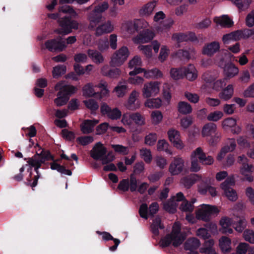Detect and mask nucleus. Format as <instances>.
I'll return each mask as SVG.
<instances>
[{"label": "nucleus", "mask_w": 254, "mask_h": 254, "mask_svg": "<svg viewBox=\"0 0 254 254\" xmlns=\"http://www.w3.org/2000/svg\"><path fill=\"white\" fill-rule=\"evenodd\" d=\"M183 201L180 206V209L183 211L191 212L193 211L194 206L192 203L185 199L183 193L179 192L176 195L171 198L164 204V209L169 213H173L176 212L178 202Z\"/></svg>", "instance_id": "nucleus-1"}, {"label": "nucleus", "mask_w": 254, "mask_h": 254, "mask_svg": "<svg viewBox=\"0 0 254 254\" xmlns=\"http://www.w3.org/2000/svg\"><path fill=\"white\" fill-rule=\"evenodd\" d=\"M55 89L59 91L57 98L54 99V104L57 107L65 105L69 99V96L75 93L76 88L74 86L67 84L65 81H60L55 86Z\"/></svg>", "instance_id": "nucleus-2"}, {"label": "nucleus", "mask_w": 254, "mask_h": 254, "mask_svg": "<svg viewBox=\"0 0 254 254\" xmlns=\"http://www.w3.org/2000/svg\"><path fill=\"white\" fill-rule=\"evenodd\" d=\"M181 225L179 222L174 224L170 234L163 238L160 245L166 247L172 244L174 247L180 245L184 241L186 236L181 232Z\"/></svg>", "instance_id": "nucleus-3"}, {"label": "nucleus", "mask_w": 254, "mask_h": 254, "mask_svg": "<svg viewBox=\"0 0 254 254\" xmlns=\"http://www.w3.org/2000/svg\"><path fill=\"white\" fill-rule=\"evenodd\" d=\"M149 26L148 23L143 19H137L133 21H128L123 24L122 32L125 36L133 35L135 32L144 30Z\"/></svg>", "instance_id": "nucleus-4"}, {"label": "nucleus", "mask_w": 254, "mask_h": 254, "mask_svg": "<svg viewBox=\"0 0 254 254\" xmlns=\"http://www.w3.org/2000/svg\"><path fill=\"white\" fill-rule=\"evenodd\" d=\"M107 149L102 143L99 142L95 144L90 151V156L94 160H100L103 164L113 161L115 157L113 153L109 152L107 154Z\"/></svg>", "instance_id": "nucleus-5"}, {"label": "nucleus", "mask_w": 254, "mask_h": 254, "mask_svg": "<svg viewBox=\"0 0 254 254\" xmlns=\"http://www.w3.org/2000/svg\"><path fill=\"white\" fill-rule=\"evenodd\" d=\"M220 212V208L215 205L202 204L198 206L196 210L195 217L198 220L208 222L212 216H217Z\"/></svg>", "instance_id": "nucleus-6"}, {"label": "nucleus", "mask_w": 254, "mask_h": 254, "mask_svg": "<svg viewBox=\"0 0 254 254\" xmlns=\"http://www.w3.org/2000/svg\"><path fill=\"white\" fill-rule=\"evenodd\" d=\"M50 157L51 155L49 152L42 150L39 153L37 152L36 154L33 158L29 159L28 161V164L31 167L35 168V170L37 174L35 180L31 185L32 187H35L37 184L38 179L39 178L38 171V168L40 167L43 163L49 160Z\"/></svg>", "instance_id": "nucleus-7"}, {"label": "nucleus", "mask_w": 254, "mask_h": 254, "mask_svg": "<svg viewBox=\"0 0 254 254\" xmlns=\"http://www.w3.org/2000/svg\"><path fill=\"white\" fill-rule=\"evenodd\" d=\"M130 55V52L126 46H122L115 52L110 61V64L112 66H120L127 61Z\"/></svg>", "instance_id": "nucleus-8"}, {"label": "nucleus", "mask_w": 254, "mask_h": 254, "mask_svg": "<svg viewBox=\"0 0 254 254\" xmlns=\"http://www.w3.org/2000/svg\"><path fill=\"white\" fill-rule=\"evenodd\" d=\"M109 4L107 1L101 2L94 6V10L88 16L90 24L92 26L99 23L102 18L101 14L109 8Z\"/></svg>", "instance_id": "nucleus-9"}, {"label": "nucleus", "mask_w": 254, "mask_h": 254, "mask_svg": "<svg viewBox=\"0 0 254 254\" xmlns=\"http://www.w3.org/2000/svg\"><path fill=\"white\" fill-rule=\"evenodd\" d=\"M161 83L152 81L145 83L142 89V95L144 98L156 96L160 91Z\"/></svg>", "instance_id": "nucleus-10"}, {"label": "nucleus", "mask_w": 254, "mask_h": 254, "mask_svg": "<svg viewBox=\"0 0 254 254\" xmlns=\"http://www.w3.org/2000/svg\"><path fill=\"white\" fill-rule=\"evenodd\" d=\"M234 183V178L233 177H229L221 185V188L224 191L225 196L229 200L232 201H235L238 199V195L236 191L230 187Z\"/></svg>", "instance_id": "nucleus-11"}, {"label": "nucleus", "mask_w": 254, "mask_h": 254, "mask_svg": "<svg viewBox=\"0 0 254 254\" xmlns=\"http://www.w3.org/2000/svg\"><path fill=\"white\" fill-rule=\"evenodd\" d=\"M61 28L57 32L58 33L62 35H66L71 32L72 29H77L78 27V23L75 21H70L67 18L60 21Z\"/></svg>", "instance_id": "nucleus-12"}, {"label": "nucleus", "mask_w": 254, "mask_h": 254, "mask_svg": "<svg viewBox=\"0 0 254 254\" xmlns=\"http://www.w3.org/2000/svg\"><path fill=\"white\" fill-rule=\"evenodd\" d=\"M167 135L169 141L175 148L181 150L184 147V144L178 130L174 128H170L167 132Z\"/></svg>", "instance_id": "nucleus-13"}, {"label": "nucleus", "mask_w": 254, "mask_h": 254, "mask_svg": "<svg viewBox=\"0 0 254 254\" xmlns=\"http://www.w3.org/2000/svg\"><path fill=\"white\" fill-rule=\"evenodd\" d=\"M185 168V161L182 157H174L169 167V171L172 175L180 174Z\"/></svg>", "instance_id": "nucleus-14"}, {"label": "nucleus", "mask_w": 254, "mask_h": 254, "mask_svg": "<svg viewBox=\"0 0 254 254\" xmlns=\"http://www.w3.org/2000/svg\"><path fill=\"white\" fill-rule=\"evenodd\" d=\"M142 64V60L138 56H134L127 63L128 67L130 69H133L130 71L128 74L130 76L136 75L139 73H142L144 70L143 68L139 67Z\"/></svg>", "instance_id": "nucleus-15"}, {"label": "nucleus", "mask_w": 254, "mask_h": 254, "mask_svg": "<svg viewBox=\"0 0 254 254\" xmlns=\"http://www.w3.org/2000/svg\"><path fill=\"white\" fill-rule=\"evenodd\" d=\"M132 122L135 124L142 125L144 123V119L138 113L131 114L130 112H126L122 119L124 125H130Z\"/></svg>", "instance_id": "nucleus-16"}, {"label": "nucleus", "mask_w": 254, "mask_h": 254, "mask_svg": "<svg viewBox=\"0 0 254 254\" xmlns=\"http://www.w3.org/2000/svg\"><path fill=\"white\" fill-rule=\"evenodd\" d=\"M139 95L138 92L136 90L132 91L129 96L127 101L124 104V109L128 110H137L140 105V102L136 101Z\"/></svg>", "instance_id": "nucleus-17"}, {"label": "nucleus", "mask_w": 254, "mask_h": 254, "mask_svg": "<svg viewBox=\"0 0 254 254\" xmlns=\"http://www.w3.org/2000/svg\"><path fill=\"white\" fill-rule=\"evenodd\" d=\"M152 45H139L138 49L147 58H150L153 56L152 49H153L154 52L156 54L158 52L160 45L157 41H154Z\"/></svg>", "instance_id": "nucleus-18"}, {"label": "nucleus", "mask_w": 254, "mask_h": 254, "mask_svg": "<svg viewBox=\"0 0 254 254\" xmlns=\"http://www.w3.org/2000/svg\"><path fill=\"white\" fill-rule=\"evenodd\" d=\"M154 37V33L151 30L146 29L139 33L132 38L133 42L135 44L146 43L151 41Z\"/></svg>", "instance_id": "nucleus-19"}, {"label": "nucleus", "mask_w": 254, "mask_h": 254, "mask_svg": "<svg viewBox=\"0 0 254 254\" xmlns=\"http://www.w3.org/2000/svg\"><path fill=\"white\" fill-rule=\"evenodd\" d=\"M45 46L50 51H63L67 47L64 42L61 41V39L58 38L56 40H51L45 43Z\"/></svg>", "instance_id": "nucleus-20"}, {"label": "nucleus", "mask_w": 254, "mask_h": 254, "mask_svg": "<svg viewBox=\"0 0 254 254\" xmlns=\"http://www.w3.org/2000/svg\"><path fill=\"white\" fill-rule=\"evenodd\" d=\"M172 39L177 43L183 41H194L197 40L194 33L190 32L186 33H176L173 35Z\"/></svg>", "instance_id": "nucleus-21"}, {"label": "nucleus", "mask_w": 254, "mask_h": 254, "mask_svg": "<svg viewBox=\"0 0 254 254\" xmlns=\"http://www.w3.org/2000/svg\"><path fill=\"white\" fill-rule=\"evenodd\" d=\"M233 221L232 219L226 217H222L219 221L220 226V231L223 234H232L233 230L231 228Z\"/></svg>", "instance_id": "nucleus-22"}, {"label": "nucleus", "mask_w": 254, "mask_h": 254, "mask_svg": "<svg viewBox=\"0 0 254 254\" xmlns=\"http://www.w3.org/2000/svg\"><path fill=\"white\" fill-rule=\"evenodd\" d=\"M200 245V242L196 238H192L188 239L185 244V249L190 252L188 254H198L195 251Z\"/></svg>", "instance_id": "nucleus-23"}, {"label": "nucleus", "mask_w": 254, "mask_h": 254, "mask_svg": "<svg viewBox=\"0 0 254 254\" xmlns=\"http://www.w3.org/2000/svg\"><path fill=\"white\" fill-rule=\"evenodd\" d=\"M114 30L113 24L110 21H107L104 23L99 25L96 29L95 34L97 36H101L104 34L112 32Z\"/></svg>", "instance_id": "nucleus-24"}, {"label": "nucleus", "mask_w": 254, "mask_h": 254, "mask_svg": "<svg viewBox=\"0 0 254 254\" xmlns=\"http://www.w3.org/2000/svg\"><path fill=\"white\" fill-rule=\"evenodd\" d=\"M201 179V177L198 174H192L182 178L180 180L181 184L186 188H190L196 181Z\"/></svg>", "instance_id": "nucleus-25"}, {"label": "nucleus", "mask_w": 254, "mask_h": 254, "mask_svg": "<svg viewBox=\"0 0 254 254\" xmlns=\"http://www.w3.org/2000/svg\"><path fill=\"white\" fill-rule=\"evenodd\" d=\"M99 122L98 120H87L83 122L80 125L81 131L84 134L91 133L95 126Z\"/></svg>", "instance_id": "nucleus-26"}, {"label": "nucleus", "mask_w": 254, "mask_h": 254, "mask_svg": "<svg viewBox=\"0 0 254 254\" xmlns=\"http://www.w3.org/2000/svg\"><path fill=\"white\" fill-rule=\"evenodd\" d=\"M165 18V14L162 11H159L157 12L154 16V22L156 24L160 25V27L156 28V31L157 32H162L163 30L167 29L169 28L165 23H162L164 19Z\"/></svg>", "instance_id": "nucleus-27"}, {"label": "nucleus", "mask_w": 254, "mask_h": 254, "mask_svg": "<svg viewBox=\"0 0 254 254\" xmlns=\"http://www.w3.org/2000/svg\"><path fill=\"white\" fill-rule=\"evenodd\" d=\"M184 77L189 81L195 80L198 76V72L193 64H189L188 66L184 67Z\"/></svg>", "instance_id": "nucleus-28"}, {"label": "nucleus", "mask_w": 254, "mask_h": 254, "mask_svg": "<svg viewBox=\"0 0 254 254\" xmlns=\"http://www.w3.org/2000/svg\"><path fill=\"white\" fill-rule=\"evenodd\" d=\"M217 127L213 123H207L204 125L201 129V135L208 139L216 132Z\"/></svg>", "instance_id": "nucleus-29"}, {"label": "nucleus", "mask_w": 254, "mask_h": 254, "mask_svg": "<svg viewBox=\"0 0 254 254\" xmlns=\"http://www.w3.org/2000/svg\"><path fill=\"white\" fill-rule=\"evenodd\" d=\"M213 21L217 25H219L223 27H230L233 25V21L227 15L215 17Z\"/></svg>", "instance_id": "nucleus-30"}, {"label": "nucleus", "mask_w": 254, "mask_h": 254, "mask_svg": "<svg viewBox=\"0 0 254 254\" xmlns=\"http://www.w3.org/2000/svg\"><path fill=\"white\" fill-rule=\"evenodd\" d=\"M239 71V68L232 63L226 64L223 68L224 74L228 78H231L237 75Z\"/></svg>", "instance_id": "nucleus-31"}, {"label": "nucleus", "mask_w": 254, "mask_h": 254, "mask_svg": "<svg viewBox=\"0 0 254 254\" xmlns=\"http://www.w3.org/2000/svg\"><path fill=\"white\" fill-rule=\"evenodd\" d=\"M96 86L92 82L86 84L82 88V95L85 98H90L95 96L98 93L95 90Z\"/></svg>", "instance_id": "nucleus-32"}, {"label": "nucleus", "mask_w": 254, "mask_h": 254, "mask_svg": "<svg viewBox=\"0 0 254 254\" xmlns=\"http://www.w3.org/2000/svg\"><path fill=\"white\" fill-rule=\"evenodd\" d=\"M219 245L221 251L224 253H228L232 250L231 240L227 237H221L219 240Z\"/></svg>", "instance_id": "nucleus-33"}, {"label": "nucleus", "mask_w": 254, "mask_h": 254, "mask_svg": "<svg viewBox=\"0 0 254 254\" xmlns=\"http://www.w3.org/2000/svg\"><path fill=\"white\" fill-rule=\"evenodd\" d=\"M89 57L96 64H100L104 62V58L102 54L95 50L89 49L87 51Z\"/></svg>", "instance_id": "nucleus-34"}, {"label": "nucleus", "mask_w": 254, "mask_h": 254, "mask_svg": "<svg viewBox=\"0 0 254 254\" xmlns=\"http://www.w3.org/2000/svg\"><path fill=\"white\" fill-rule=\"evenodd\" d=\"M214 245V241L213 239H209L205 241L200 250L201 253L205 254H218L213 248Z\"/></svg>", "instance_id": "nucleus-35"}, {"label": "nucleus", "mask_w": 254, "mask_h": 254, "mask_svg": "<svg viewBox=\"0 0 254 254\" xmlns=\"http://www.w3.org/2000/svg\"><path fill=\"white\" fill-rule=\"evenodd\" d=\"M220 48L219 44L217 42H213L205 46L202 53L204 55L211 56L216 53Z\"/></svg>", "instance_id": "nucleus-36"}, {"label": "nucleus", "mask_w": 254, "mask_h": 254, "mask_svg": "<svg viewBox=\"0 0 254 254\" xmlns=\"http://www.w3.org/2000/svg\"><path fill=\"white\" fill-rule=\"evenodd\" d=\"M199 150H194L191 154L190 157L191 160V165L190 167V169L191 172H197L201 169L200 165H199L198 159V157H197V154Z\"/></svg>", "instance_id": "nucleus-37"}, {"label": "nucleus", "mask_w": 254, "mask_h": 254, "mask_svg": "<svg viewBox=\"0 0 254 254\" xmlns=\"http://www.w3.org/2000/svg\"><path fill=\"white\" fill-rule=\"evenodd\" d=\"M195 150H199L197 154V157L200 162L204 165H210L214 163V159L210 156H206L203 152L201 148L198 147Z\"/></svg>", "instance_id": "nucleus-38"}, {"label": "nucleus", "mask_w": 254, "mask_h": 254, "mask_svg": "<svg viewBox=\"0 0 254 254\" xmlns=\"http://www.w3.org/2000/svg\"><path fill=\"white\" fill-rule=\"evenodd\" d=\"M162 104V101L159 98H149L144 102V106L149 109H158Z\"/></svg>", "instance_id": "nucleus-39"}, {"label": "nucleus", "mask_w": 254, "mask_h": 254, "mask_svg": "<svg viewBox=\"0 0 254 254\" xmlns=\"http://www.w3.org/2000/svg\"><path fill=\"white\" fill-rule=\"evenodd\" d=\"M241 39V31H237L225 34L223 36L222 40L224 44H229L231 41H237Z\"/></svg>", "instance_id": "nucleus-40"}, {"label": "nucleus", "mask_w": 254, "mask_h": 254, "mask_svg": "<svg viewBox=\"0 0 254 254\" xmlns=\"http://www.w3.org/2000/svg\"><path fill=\"white\" fill-rule=\"evenodd\" d=\"M234 93V87L233 85L229 84L219 94V97L224 100H228L231 98Z\"/></svg>", "instance_id": "nucleus-41"}, {"label": "nucleus", "mask_w": 254, "mask_h": 254, "mask_svg": "<svg viewBox=\"0 0 254 254\" xmlns=\"http://www.w3.org/2000/svg\"><path fill=\"white\" fill-rule=\"evenodd\" d=\"M170 145L166 140L163 139L159 140L157 144V149L159 151H164L166 153L172 155L173 152L169 149Z\"/></svg>", "instance_id": "nucleus-42"}, {"label": "nucleus", "mask_w": 254, "mask_h": 254, "mask_svg": "<svg viewBox=\"0 0 254 254\" xmlns=\"http://www.w3.org/2000/svg\"><path fill=\"white\" fill-rule=\"evenodd\" d=\"M127 86L125 81L120 82L114 88V92L118 97H123L127 92Z\"/></svg>", "instance_id": "nucleus-43"}, {"label": "nucleus", "mask_w": 254, "mask_h": 254, "mask_svg": "<svg viewBox=\"0 0 254 254\" xmlns=\"http://www.w3.org/2000/svg\"><path fill=\"white\" fill-rule=\"evenodd\" d=\"M156 3L155 1L148 2L144 5L140 10V14L144 16H148L152 13L155 7Z\"/></svg>", "instance_id": "nucleus-44"}, {"label": "nucleus", "mask_w": 254, "mask_h": 254, "mask_svg": "<svg viewBox=\"0 0 254 254\" xmlns=\"http://www.w3.org/2000/svg\"><path fill=\"white\" fill-rule=\"evenodd\" d=\"M184 67L180 68H172L170 74L171 77L174 80H179L184 77Z\"/></svg>", "instance_id": "nucleus-45"}, {"label": "nucleus", "mask_w": 254, "mask_h": 254, "mask_svg": "<svg viewBox=\"0 0 254 254\" xmlns=\"http://www.w3.org/2000/svg\"><path fill=\"white\" fill-rule=\"evenodd\" d=\"M169 54V48L165 45H162L158 57V60L161 63L164 62L167 59Z\"/></svg>", "instance_id": "nucleus-46"}, {"label": "nucleus", "mask_w": 254, "mask_h": 254, "mask_svg": "<svg viewBox=\"0 0 254 254\" xmlns=\"http://www.w3.org/2000/svg\"><path fill=\"white\" fill-rule=\"evenodd\" d=\"M141 158L146 163H150L152 160V156L150 149L146 148H142L139 151Z\"/></svg>", "instance_id": "nucleus-47"}, {"label": "nucleus", "mask_w": 254, "mask_h": 254, "mask_svg": "<svg viewBox=\"0 0 254 254\" xmlns=\"http://www.w3.org/2000/svg\"><path fill=\"white\" fill-rule=\"evenodd\" d=\"M51 168L52 170H57L61 174L67 175L68 176L71 175L72 174L70 170L66 169L64 167L61 166L60 165L55 162L51 164Z\"/></svg>", "instance_id": "nucleus-48"}, {"label": "nucleus", "mask_w": 254, "mask_h": 254, "mask_svg": "<svg viewBox=\"0 0 254 254\" xmlns=\"http://www.w3.org/2000/svg\"><path fill=\"white\" fill-rule=\"evenodd\" d=\"M163 228V226L161 224L160 219L158 217L155 218L151 225V231L155 236L159 235V229Z\"/></svg>", "instance_id": "nucleus-49"}, {"label": "nucleus", "mask_w": 254, "mask_h": 254, "mask_svg": "<svg viewBox=\"0 0 254 254\" xmlns=\"http://www.w3.org/2000/svg\"><path fill=\"white\" fill-rule=\"evenodd\" d=\"M157 139V135L155 133H149L146 135L144 138V143L148 146L155 144Z\"/></svg>", "instance_id": "nucleus-50"}, {"label": "nucleus", "mask_w": 254, "mask_h": 254, "mask_svg": "<svg viewBox=\"0 0 254 254\" xmlns=\"http://www.w3.org/2000/svg\"><path fill=\"white\" fill-rule=\"evenodd\" d=\"M66 68L64 65H58L53 68L52 71L54 78H58L66 72Z\"/></svg>", "instance_id": "nucleus-51"}, {"label": "nucleus", "mask_w": 254, "mask_h": 254, "mask_svg": "<svg viewBox=\"0 0 254 254\" xmlns=\"http://www.w3.org/2000/svg\"><path fill=\"white\" fill-rule=\"evenodd\" d=\"M83 103L86 107L90 110H97L99 108L97 102L94 99H89L83 101Z\"/></svg>", "instance_id": "nucleus-52"}, {"label": "nucleus", "mask_w": 254, "mask_h": 254, "mask_svg": "<svg viewBox=\"0 0 254 254\" xmlns=\"http://www.w3.org/2000/svg\"><path fill=\"white\" fill-rule=\"evenodd\" d=\"M243 237L245 241L254 244V231L250 229H246L243 234Z\"/></svg>", "instance_id": "nucleus-53"}, {"label": "nucleus", "mask_w": 254, "mask_h": 254, "mask_svg": "<svg viewBox=\"0 0 254 254\" xmlns=\"http://www.w3.org/2000/svg\"><path fill=\"white\" fill-rule=\"evenodd\" d=\"M250 249L249 244L246 243H241L237 247V253L238 254H247Z\"/></svg>", "instance_id": "nucleus-54"}, {"label": "nucleus", "mask_w": 254, "mask_h": 254, "mask_svg": "<svg viewBox=\"0 0 254 254\" xmlns=\"http://www.w3.org/2000/svg\"><path fill=\"white\" fill-rule=\"evenodd\" d=\"M93 140V137L91 136H83L79 137L76 139L77 142L83 146L90 144L92 142Z\"/></svg>", "instance_id": "nucleus-55"}, {"label": "nucleus", "mask_w": 254, "mask_h": 254, "mask_svg": "<svg viewBox=\"0 0 254 254\" xmlns=\"http://www.w3.org/2000/svg\"><path fill=\"white\" fill-rule=\"evenodd\" d=\"M189 4L185 3L177 7L175 9V13L177 16H182L187 13L189 9Z\"/></svg>", "instance_id": "nucleus-56"}, {"label": "nucleus", "mask_w": 254, "mask_h": 254, "mask_svg": "<svg viewBox=\"0 0 254 254\" xmlns=\"http://www.w3.org/2000/svg\"><path fill=\"white\" fill-rule=\"evenodd\" d=\"M80 102L79 100L77 99H72L68 102V109L71 111L78 110H80Z\"/></svg>", "instance_id": "nucleus-57"}, {"label": "nucleus", "mask_w": 254, "mask_h": 254, "mask_svg": "<svg viewBox=\"0 0 254 254\" xmlns=\"http://www.w3.org/2000/svg\"><path fill=\"white\" fill-rule=\"evenodd\" d=\"M192 119L190 116H186L181 120V126L183 129L188 128L192 123Z\"/></svg>", "instance_id": "nucleus-58"}, {"label": "nucleus", "mask_w": 254, "mask_h": 254, "mask_svg": "<svg viewBox=\"0 0 254 254\" xmlns=\"http://www.w3.org/2000/svg\"><path fill=\"white\" fill-rule=\"evenodd\" d=\"M236 125V120L232 118H228L222 122L223 127L225 129H229Z\"/></svg>", "instance_id": "nucleus-59"}, {"label": "nucleus", "mask_w": 254, "mask_h": 254, "mask_svg": "<svg viewBox=\"0 0 254 254\" xmlns=\"http://www.w3.org/2000/svg\"><path fill=\"white\" fill-rule=\"evenodd\" d=\"M128 82L130 84L134 85H139L142 84L144 82V79L142 77L139 76L132 75L127 79Z\"/></svg>", "instance_id": "nucleus-60"}, {"label": "nucleus", "mask_w": 254, "mask_h": 254, "mask_svg": "<svg viewBox=\"0 0 254 254\" xmlns=\"http://www.w3.org/2000/svg\"><path fill=\"white\" fill-rule=\"evenodd\" d=\"M247 225V221L245 218H241L235 224V230L238 233H242Z\"/></svg>", "instance_id": "nucleus-61"}, {"label": "nucleus", "mask_w": 254, "mask_h": 254, "mask_svg": "<svg viewBox=\"0 0 254 254\" xmlns=\"http://www.w3.org/2000/svg\"><path fill=\"white\" fill-rule=\"evenodd\" d=\"M97 47L101 52L107 50L109 49V41L108 39H100L98 42Z\"/></svg>", "instance_id": "nucleus-62"}, {"label": "nucleus", "mask_w": 254, "mask_h": 254, "mask_svg": "<svg viewBox=\"0 0 254 254\" xmlns=\"http://www.w3.org/2000/svg\"><path fill=\"white\" fill-rule=\"evenodd\" d=\"M240 173L243 176H248L253 172V166L248 164H245L242 165L240 168Z\"/></svg>", "instance_id": "nucleus-63"}, {"label": "nucleus", "mask_w": 254, "mask_h": 254, "mask_svg": "<svg viewBox=\"0 0 254 254\" xmlns=\"http://www.w3.org/2000/svg\"><path fill=\"white\" fill-rule=\"evenodd\" d=\"M246 24L249 27L254 26V10L251 11L246 16Z\"/></svg>", "instance_id": "nucleus-64"}]
</instances>
